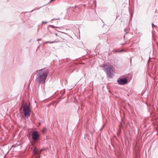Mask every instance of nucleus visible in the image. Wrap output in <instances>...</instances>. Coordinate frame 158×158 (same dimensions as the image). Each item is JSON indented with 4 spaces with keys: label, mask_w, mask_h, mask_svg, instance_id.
Listing matches in <instances>:
<instances>
[{
    "label": "nucleus",
    "mask_w": 158,
    "mask_h": 158,
    "mask_svg": "<svg viewBox=\"0 0 158 158\" xmlns=\"http://www.w3.org/2000/svg\"><path fill=\"white\" fill-rule=\"evenodd\" d=\"M37 73V80L40 82H44L47 78L48 72L45 70L42 69L38 71Z\"/></svg>",
    "instance_id": "obj_1"
},
{
    "label": "nucleus",
    "mask_w": 158,
    "mask_h": 158,
    "mask_svg": "<svg viewBox=\"0 0 158 158\" xmlns=\"http://www.w3.org/2000/svg\"><path fill=\"white\" fill-rule=\"evenodd\" d=\"M104 69L106 72L107 75L109 77H111L113 73L114 68L113 66L108 63L104 66Z\"/></svg>",
    "instance_id": "obj_2"
},
{
    "label": "nucleus",
    "mask_w": 158,
    "mask_h": 158,
    "mask_svg": "<svg viewBox=\"0 0 158 158\" xmlns=\"http://www.w3.org/2000/svg\"><path fill=\"white\" fill-rule=\"evenodd\" d=\"M22 108L23 110L24 116L26 117H28L31 114V109L26 103L23 102L22 104Z\"/></svg>",
    "instance_id": "obj_3"
},
{
    "label": "nucleus",
    "mask_w": 158,
    "mask_h": 158,
    "mask_svg": "<svg viewBox=\"0 0 158 158\" xmlns=\"http://www.w3.org/2000/svg\"><path fill=\"white\" fill-rule=\"evenodd\" d=\"M39 137V135L37 131H33L32 132V138L33 140L37 139Z\"/></svg>",
    "instance_id": "obj_4"
},
{
    "label": "nucleus",
    "mask_w": 158,
    "mask_h": 158,
    "mask_svg": "<svg viewBox=\"0 0 158 158\" xmlns=\"http://www.w3.org/2000/svg\"><path fill=\"white\" fill-rule=\"evenodd\" d=\"M118 83L120 85H124L127 82V80L126 78L120 79L118 80Z\"/></svg>",
    "instance_id": "obj_5"
},
{
    "label": "nucleus",
    "mask_w": 158,
    "mask_h": 158,
    "mask_svg": "<svg viewBox=\"0 0 158 158\" xmlns=\"http://www.w3.org/2000/svg\"><path fill=\"white\" fill-rule=\"evenodd\" d=\"M38 151L37 148H36L35 147L33 150L34 153L35 154L36 153H37Z\"/></svg>",
    "instance_id": "obj_6"
},
{
    "label": "nucleus",
    "mask_w": 158,
    "mask_h": 158,
    "mask_svg": "<svg viewBox=\"0 0 158 158\" xmlns=\"http://www.w3.org/2000/svg\"><path fill=\"white\" fill-rule=\"evenodd\" d=\"M57 41H52V42H49V41H47V42H45L46 43H56V42Z\"/></svg>",
    "instance_id": "obj_7"
},
{
    "label": "nucleus",
    "mask_w": 158,
    "mask_h": 158,
    "mask_svg": "<svg viewBox=\"0 0 158 158\" xmlns=\"http://www.w3.org/2000/svg\"><path fill=\"white\" fill-rule=\"evenodd\" d=\"M47 23V22H45L44 21H43L42 22V23Z\"/></svg>",
    "instance_id": "obj_8"
},
{
    "label": "nucleus",
    "mask_w": 158,
    "mask_h": 158,
    "mask_svg": "<svg viewBox=\"0 0 158 158\" xmlns=\"http://www.w3.org/2000/svg\"><path fill=\"white\" fill-rule=\"evenodd\" d=\"M114 52H117V51H115V50H114Z\"/></svg>",
    "instance_id": "obj_9"
},
{
    "label": "nucleus",
    "mask_w": 158,
    "mask_h": 158,
    "mask_svg": "<svg viewBox=\"0 0 158 158\" xmlns=\"http://www.w3.org/2000/svg\"><path fill=\"white\" fill-rule=\"evenodd\" d=\"M54 0H51V1H50V2H52Z\"/></svg>",
    "instance_id": "obj_10"
},
{
    "label": "nucleus",
    "mask_w": 158,
    "mask_h": 158,
    "mask_svg": "<svg viewBox=\"0 0 158 158\" xmlns=\"http://www.w3.org/2000/svg\"><path fill=\"white\" fill-rule=\"evenodd\" d=\"M40 40V39H38V40H37V41H39V40Z\"/></svg>",
    "instance_id": "obj_11"
},
{
    "label": "nucleus",
    "mask_w": 158,
    "mask_h": 158,
    "mask_svg": "<svg viewBox=\"0 0 158 158\" xmlns=\"http://www.w3.org/2000/svg\"><path fill=\"white\" fill-rule=\"evenodd\" d=\"M121 51H122V50H120V51H118V52H121Z\"/></svg>",
    "instance_id": "obj_12"
},
{
    "label": "nucleus",
    "mask_w": 158,
    "mask_h": 158,
    "mask_svg": "<svg viewBox=\"0 0 158 158\" xmlns=\"http://www.w3.org/2000/svg\"><path fill=\"white\" fill-rule=\"evenodd\" d=\"M152 26H153V23H152Z\"/></svg>",
    "instance_id": "obj_13"
}]
</instances>
